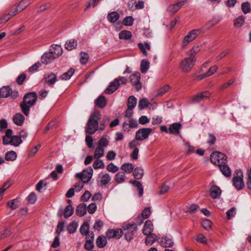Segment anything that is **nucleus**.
<instances>
[{
  "label": "nucleus",
  "mask_w": 251,
  "mask_h": 251,
  "mask_svg": "<svg viewBox=\"0 0 251 251\" xmlns=\"http://www.w3.org/2000/svg\"><path fill=\"white\" fill-rule=\"evenodd\" d=\"M152 131V128L150 127L140 128L136 132V139L141 141H143L149 137Z\"/></svg>",
  "instance_id": "obj_11"
},
{
  "label": "nucleus",
  "mask_w": 251,
  "mask_h": 251,
  "mask_svg": "<svg viewBox=\"0 0 251 251\" xmlns=\"http://www.w3.org/2000/svg\"><path fill=\"white\" fill-rule=\"evenodd\" d=\"M95 104L99 108H104L107 103V100L104 96L101 95L95 101Z\"/></svg>",
  "instance_id": "obj_23"
},
{
  "label": "nucleus",
  "mask_w": 251,
  "mask_h": 251,
  "mask_svg": "<svg viewBox=\"0 0 251 251\" xmlns=\"http://www.w3.org/2000/svg\"><path fill=\"white\" fill-rule=\"evenodd\" d=\"M77 46V42L75 39L67 41L65 44V48L68 50H71Z\"/></svg>",
  "instance_id": "obj_35"
},
{
  "label": "nucleus",
  "mask_w": 251,
  "mask_h": 251,
  "mask_svg": "<svg viewBox=\"0 0 251 251\" xmlns=\"http://www.w3.org/2000/svg\"><path fill=\"white\" fill-rule=\"evenodd\" d=\"M149 65H150V63L148 60H147L146 59L142 60L141 61V65H140V66H141L140 70H141V73L143 74L146 73L149 68Z\"/></svg>",
  "instance_id": "obj_39"
},
{
  "label": "nucleus",
  "mask_w": 251,
  "mask_h": 251,
  "mask_svg": "<svg viewBox=\"0 0 251 251\" xmlns=\"http://www.w3.org/2000/svg\"><path fill=\"white\" fill-rule=\"evenodd\" d=\"M41 63L39 62L35 63L32 65L28 69V71L30 73H33L37 71L38 69L41 67Z\"/></svg>",
  "instance_id": "obj_61"
},
{
  "label": "nucleus",
  "mask_w": 251,
  "mask_h": 251,
  "mask_svg": "<svg viewBox=\"0 0 251 251\" xmlns=\"http://www.w3.org/2000/svg\"><path fill=\"white\" fill-rule=\"evenodd\" d=\"M27 201L30 204L34 203L37 200V196L34 193H31L26 198Z\"/></svg>",
  "instance_id": "obj_63"
},
{
  "label": "nucleus",
  "mask_w": 251,
  "mask_h": 251,
  "mask_svg": "<svg viewBox=\"0 0 251 251\" xmlns=\"http://www.w3.org/2000/svg\"><path fill=\"white\" fill-rule=\"evenodd\" d=\"M138 126L137 121L133 118H131L129 123L124 122L123 124V129L125 131H129L130 128H137Z\"/></svg>",
  "instance_id": "obj_17"
},
{
  "label": "nucleus",
  "mask_w": 251,
  "mask_h": 251,
  "mask_svg": "<svg viewBox=\"0 0 251 251\" xmlns=\"http://www.w3.org/2000/svg\"><path fill=\"white\" fill-rule=\"evenodd\" d=\"M220 21V19L217 18H213L209 20L205 25V26L206 29H209L212 26L217 24Z\"/></svg>",
  "instance_id": "obj_45"
},
{
  "label": "nucleus",
  "mask_w": 251,
  "mask_h": 251,
  "mask_svg": "<svg viewBox=\"0 0 251 251\" xmlns=\"http://www.w3.org/2000/svg\"><path fill=\"white\" fill-rule=\"evenodd\" d=\"M104 149L101 147H97L95 149L94 157L96 159H99L104 155Z\"/></svg>",
  "instance_id": "obj_42"
},
{
  "label": "nucleus",
  "mask_w": 251,
  "mask_h": 251,
  "mask_svg": "<svg viewBox=\"0 0 251 251\" xmlns=\"http://www.w3.org/2000/svg\"><path fill=\"white\" fill-rule=\"evenodd\" d=\"M218 69V67L216 65H214L212 67H211L207 72H206L205 74L203 75V76L202 78H204L205 77H208L211 76L212 75L214 74L215 72H216V71Z\"/></svg>",
  "instance_id": "obj_55"
},
{
  "label": "nucleus",
  "mask_w": 251,
  "mask_h": 251,
  "mask_svg": "<svg viewBox=\"0 0 251 251\" xmlns=\"http://www.w3.org/2000/svg\"><path fill=\"white\" fill-rule=\"evenodd\" d=\"M86 205L85 203L79 204L76 209V214L80 217L84 216L86 213Z\"/></svg>",
  "instance_id": "obj_26"
},
{
  "label": "nucleus",
  "mask_w": 251,
  "mask_h": 251,
  "mask_svg": "<svg viewBox=\"0 0 251 251\" xmlns=\"http://www.w3.org/2000/svg\"><path fill=\"white\" fill-rule=\"evenodd\" d=\"M134 19L132 16H127L123 21V24L127 26H131L133 24Z\"/></svg>",
  "instance_id": "obj_56"
},
{
  "label": "nucleus",
  "mask_w": 251,
  "mask_h": 251,
  "mask_svg": "<svg viewBox=\"0 0 251 251\" xmlns=\"http://www.w3.org/2000/svg\"><path fill=\"white\" fill-rule=\"evenodd\" d=\"M121 169L125 173L129 174L134 169V166L132 163H126L123 164L121 167Z\"/></svg>",
  "instance_id": "obj_32"
},
{
  "label": "nucleus",
  "mask_w": 251,
  "mask_h": 251,
  "mask_svg": "<svg viewBox=\"0 0 251 251\" xmlns=\"http://www.w3.org/2000/svg\"><path fill=\"white\" fill-rule=\"evenodd\" d=\"M88 54L85 52H81L80 54V61L81 64H85L88 59Z\"/></svg>",
  "instance_id": "obj_62"
},
{
  "label": "nucleus",
  "mask_w": 251,
  "mask_h": 251,
  "mask_svg": "<svg viewBox=\"0 0 251 251\" xmlns=\"http://www.w3.org/2000/svg\"><path fill=\"white\" fill-rule=\"evenodd\" d=\"M123 234L127 241L132 240L137 230V226L133 224H127L122 226Z\"/></svg>",
  "instance_id": "obj_5"
},
{
  "label": "nucleus",
  "mask_w": 251,
  "mask_h": 251,
  "mask_svg": "<svg viewBox=\"0 0 251 251\" xmlns=\"http://www.w3.org/2000/svg\"><path fill=\"white\" fill-rule=\"evenodd\" d=\"M156 240L157 236L154 234H151L147 237L145 243L147 245H151Z\"/></svg>",
  "instance_id": "obj_43"
},
{
  "label": "nucleus",
  "mask_w": 251,
  "mask_h": 251,
  "mask_svg": "<svg viewBox=\"0 0 251 251\" xmlns=\"http://www.w3.org/2000/svg\"><path fill=\"white\" fill-rule=\"evenodd\" d=\"M52 47L54 50L52 51V53L54 56H55V58L58 57L62 54V49L60 46L57 45H53L52 46Z\"/></svg>",
  "instance_id": "obj_37"
},
{
  "label": "nucleus",
  "mask_w": 251,
  "mask_h": 251,
  "mask_svg": "<svg viewBox=\"0 0 251 251\" xmlns=\"http://www.w3.org/2000/svg\"><path fill=\"white\" fill-rule=\"evenodd\" d=\"M129 183L137 187V190L139 192V197H141L143 194V187L142 183L140 181L134 180H130Z\"/></svg>",
  "instance_id": "obj_27"
},
{
  "label": "nucleus",
  "mask_w": 251,
  "mask_h": 251,
  "mask_svg": "<svg viewBox=\"0 0 251 251\" xmlns=\"http://www.w3.org/2000/svg\"><path fill=\"white\" fill-rule=\"evenodd\" d=\"M144 175V170L141 167H136L133 171V176L136 179H141Z\"/></svg>",
  "instance_id": "obj_24"
},
{
  "label": "nucleus",
  "mask_w": 251,
  "mask_h": 251,
  "mask_svg": "<svg viewBox=\"0 0 251 251\" xmlns=\"http://www.w3.org/2000/svg\"><path fill=\"white\" fill-rule=\"evenodd\" d=\"M182 125L180 123H175L170 125V134L178 135L180 134Z\"/></svg>",
  "instance_id": "obj_19"
},
{
  "label": "nucleus",
  "mask_w": 251,
  "mask_h": 251,
  "mask_svg": "<svg viewBox=\"0 0 251 251\" xmlns=\"http://www.w3.org/2000/svg\"><path fill=\"white\" fill-rule=\"evenodd\" d=\"M210 95L211 94L209 91H203L192 97L191 98V101L193 103L199 102L204 99L209 98Z\"/></svg>",
  "instance_id": "obj_13"
},
{
  "label": "nucleus",
  "mask_w": 251,
  "mask_h": 251,
  "mask_svg": "<svg viewBox=\"0 0 251 251\" xmlns=\"http://www.w3.org/2000/svg\"><path fill=\"white\" fill-rule=\"evenodd\" d=\"M108 145V141L106 139V138L104 136H102L98 142L99 147H101L103 148L104 147H106Z\"/></svg>",
  "instance_id": "obj_57"
},
{
  "label": "nucleus",
  "mask_w": 251,
  "mask_h": 251,
  "mask_svg": "<svg viewBox=\"0 0 251 251\" xmlns=\"http://www.w3.org/2000/svg\"><path fill=\"white\" fill-rule=\"evenodd\" d=\"M245 17L240 16L234 20V25L236 27H240L244 23Z\"/></svg>",
  "instance_id": "obj_46"
},
{
  "label": "nucleus",
  "mask_w": 251,
  "mask_h": 251,
  "mask_svg": "<svg viewBox=\"0 0 251 251\" xmlns=\"http://www.w3.org/2000/svg\"><path fill=\"white\" fill-rule=\"evenodd\" d=\"M119 18V14L116 11L111 12L108 13L107 15V19L108 21L112 23H115L118 21Z\"/></svg>",
  "instance_id": "obj_28"
},
{
  "label": "nucleus",
  "mask_w": 251,
  "mask_h": 251,
  "mask_svg": "<svg viewBox=\"0 0 251 251\" xmlns=\"http://www.w3.org/2000/svg\"><path fill=\"white\" fill-rule=\"evenodd\" d=\"M137 104V99L133 96H129L127 99V107L128 108L133 109Z\"/></svg>",
  "instance_id": "obj_33"
},
{
  "label": "nucleus",
  "mask_w": 251,
  "mask_h": 251,
  "mask_svg": "<svg viewBox=\"0 0 251 251\" xmlns=\"http://www.w3.org/2000/svg\"><path fill=\"white\" fill-rule=\"evenodd\" d=\"M160 243L161 246L164 247H171L174 244V242L172 238L167 236L162 238Z\"/></svg>",
  "instance_id": "obj_20"
},
{
  "label": "nucleus",
  "mask_w": 251,
  "mask_h": 251,
  "mask_svg": "<svg viewBox=\"0 0 251 251\" xmlns=\"http://www.w3.org/2000/svg\"><path fill=\"white\" fill-rule=\"evenodd\" d=\"M42 81L45 84H47L50 86L53 85L57 81V76L56 74L50 73L47 75H45L42 79Z\"/></svg>",
  "instance_id": "obj_14"
},
{
  "label": "nucleus",
  "mask_w": 251,
  "mask_h": 251,
  "mask_svg": "<svg viewBox=\"0 0 251 251\" xmlns=\"http://www.w3.org/2000/svg\"><path fill=\"white\" fill-rule=\"evenodd\" d=\"M25 120V117L20 113H16L13 119L14 124L18 126H22Z\"/></svg>",
  "instance_id": "obj_21"
},
{
  "label": "nucleus",
  "mask_w": 251,
  "mask_h": 251,
  "mask_svg": "<svg viewBox=\"0 0 251 251\" xmlns=\"http://www.w3.org/2000/svg\"><path fill=\"white\" fill-rule=\"evenodd\" d=\"M93 168L95 169H103L104 168V164L102 160L96 159L93 164Z\"/></svg>",
  "instance_id": "obj_44"
},
{
  "label": "nucleus",
  "mask_w": 251,
  "mask_h": 251,
  "mask_svg": "<svg viewBox=\"0 0 251 251\" xmlns=\"http://www.w3.org/2000/svg\"><path fill=\"white\" fill-rule=\"evenodd\" d=\"M200 32V30L198 29H193L190 31L182 41V48H185L190 42L196 38Z\"/></svg>",
  "instance_id": "obj_10"
},
{
  "label": "nucleus",
  "mask_w": 251,
  "mask_h": 251,
  "mask_svg": "<svg viewBox=\"0 0 251 251\" xmlns=\"http://www.w3.org/2000/svg\"><path fill=\"white\" fill-rule=\"evenodd\" d=\"M107 244V240L103 236H99L96 241V244L99 248L104 247Z\"/></svg>",
  "instance_id": "obj_30"
},
{
  "label": "nucleus",
  "mask_w": 251,
  "mask_h": 251,
  "mask_svg": "<svg viewBox=\"0 0 251 251\" xmlns=\"http://www.w3.org/2000/svg\"><path fill=\"white\" fill-rule=\"evenodd\" d=\"M202 227L206 230H209L211 228L212 222L208 219H204L201 222Z\"/></svg>",
  "instance_id": "obj_59"
},
{
  "label": "nucleus",
  "mask_w": 251,
  "mask_h": 251,
  "mask_svg": "<svg viewBox=\"0 0 251 251\" xmlns=\"http://www.w3.org/2000/svg\"><path fill=\"white\" fill-rule=\"evenodd\" d=\"M127 82V79L123 76H119L114 79V80L110 83L108 87L105 90V93L107 94H111L114 92L118 87L122 84H126Z\"/></svg>",
  "instance_id": "obj_4"
},
{
  "label": "nucleus",
  "mask_w": 251,
  "mask_h": 251,
  "mask_svg": "<svg viewBox=\"0 0 251 251\" xmlns=\"http://www.w3.org/2000/svg\"><path fill=\"white\" fill-rule=\"evenodd\" d=\"M210 192V196L213 199H216L221 195V190L218 186H214L211 188Z\"/></svg>",
  "instance_id": "obj_25"
},
{
  "label": "nucleus",
  "mask_w": 251,
  "mask_h": 251,
  "mask_svg": "<svg viewBox=\"0 0 251 251\" xmlns=\"http://www.w3.org/2000/svg\"><path fill=\"white\" fill-rule=\"evenodd\" d=\"M74 72H75V70L73 68H71L68 70V72H67L64 73L63 75H62L60 76V78L62 80H68L73 75V74H74Z\"/></svg>",
  "instance_id": "obj_36"
},
{
  "label": "nucleus",
  "mask_w": 251,
  "mask_h": 251,
  "mask_svg": "<svg viewBox=\"0 0 251 251\" xmlns=\"http://www.w3.org/2000/svg\"><path fill=\"white\" fill-rule=\"evenodd\" d=\"M89 225L88 222H84L80 228L81 234L83 236L87 235L89 233Z\"/></svg>",
  "instance_id": "obj_34"
},
{
  "label": "nucleus",
  "mask_w": 251,
  "mask_h": 251,
  "mask_svg": "<svg viewBox=\"0 0 251 251\" xmlns=\"http://www.w3.org/2000/svg\"><path fill=\"white\" fill-rule=\"evenodd\" d=\"M219 168L222 173L226 176H231V171L229 167L226 164V162L223 164H220Z\"/></svg>",
  "instance_id": "obj_22"
},
{
  "label": "nucleus",
  "mask_w": 251,
  "mask_h": 251,
  "mask_svg": "<svg viewBox=\"0 0 251 251\" xmlns=\"http://www.w3.org/2000/svg\"><path fill=\"white\" fill-rule=\"evenodd\" d=\"M74 211V208L71 204L65 207V210H64V217L65 218H68L70 217V216H71L73 215Z\"/></svg>",
  "instance_id": "obj_38"
},
{
  "label": "nucleus",
  "mask_w": 251,
  "mask_h": 251,
  "mask_svg": "<svg viewBox=\"0 0 251 251\" xmlns=\"http://www.w3.org/2000/svg\"><path fill=\"white\" fill-rule=\"evenodd\" d=\"M55 58L52 53V50L45 52L41 57V61L42 64H48L52 62Z\"/></svg>",
  "instance_id": "obj_16"
},
{
  "label": "nucleus",
  "mask_w": 251,
  "mask_h": 251,
  "mask_svg": "<svg viewBox=\"0 0 251 251\" xmlns=\"http://www.w3.org/2000/svg\"><path fill=\"white\" fill-rule=\"evenodd\" d=\"M132 37V33L130 31L123 30L119 34V37L120 39L129 40Z\"/></svg>",
  "instance_id": "obj_29"
},
{
  "label": "nucleus",
  "mask_w": 251,
  "mask_h": 251,
  "mask_svg": "<svg viewBox=\"0 0 251 251\" xmlns=\"http://www.w3.org/2000/svg\"><path fill=\"white\" fill-rule=\"evenodd\" d=\"M196 62V58L189 55L183 59L179 63V68L182 72L189 73L193 68Z\"/></svg>",
  "instance_id": "obj_3"
},
{
  "label": "nucleus",
  "mask_w": 251,
  "mask_h": 251,
  "mask_svg": "<svg viewBox=\"0 0 251 251\" xmlns=\"http://www.w3.org/2000/svg\"><path fill=\"white\" fill-rule=\"evenodd\" d=\"M93 170L91 167H89L83 170L82 173H78L76 175V177L80 178L82 181L83 183L88 182L91 179Z\"/></svg>",
  "instance_id": "obj_9"
},
{
  "label": "nucleus",
  "mask_w": 251,
  "mask_h": 251,
  "mask_svg": "<svg viewBox=\"0 0 251 251\" xmlns=\"http://www.w3.org/2000/svg\"><path fill=\"white\" fill-rule=\"evenodd\" d=\"M21 11H20V8H19L17 6V7L15 8L14 9L10 10L8 15L4 17V20H5V21L6 22L8 21L10 18H11L13 16L20 13Z\"/></svg>",
  "instance_id": "obj_31"
},
{
  "label": "nucleus",
  "mask_w": 251,
  "mask_h": 251,
  "mask_svg": "<svg viewBox=\"0 0 251 251\" xmlns=\"http://www.w3.org/2000/svg\"><path fill=\"white\" fill-rule=\"evenodd\" d=\"M242 10L244 14H247L251 12V5L249 2H243L241 6Z\"/></svg>",
  "instance_id": "obj_50"
},
{
  "label": "nucleus",
  "mask_w": 251,
  "mask_h": 251,
  "mask_svg": "<svg viewBox=\"0 0 251 251\" xmlns=\"http://www.w3.org/2000/svg\"><path fill=\"white\" fill-rule=\"evenodd\" d=\"M93 240L87 239L86 243L84 245V248L87 251H91L94 248Z\"/></svg>",
  "instance_id": "obj_60"
},
{
  "label": "nucleus",
  "mask_w": 251,
  "mask_h": 251,
  "mask_svg": "<svg viewBox=\"0 0 251 251\" xmlns=\"http://www.w3.org/2000/svg\"><path fill=\"white\" fill-rule=\"evenodd\" d=\"M236 174L232 178L233 185L237 190H241L244 186L243 173L240 170H237Z\"/></svg>",
  "instance_id": "obj_8"
},
{
  "label": "nucleus",
  "mask_w": 251,
  "mask_h": 251,
  "mask_svg": "<svg viewBox=\"0 0 251 251\" xmlns=\"http://www.w3.org/2000/svg\"><path fill=\"white\" fill-rule=\"evenodd\" d=\"M106 170L110 172H112L113 173L117 172L119 169L118 167L115 166L113 163H110L109 164L107 167Z\"/></svg>",
  "instance_id": "obj_64"
},
{
  "label": "nucleus",
  "mask_w": 251,
  "mask_h": 251,
  "mask_svg": "<svg viewBox=\"0 0 251 251\" xmlns=\"http://www.w3.org/2000/svg\"><path fill=\"white\" fill-rule=\"evenodd\" d=\"M37 100V95L36 92H28L25 95L20 106L21 111L25 116H28L30 108L34 105Z\"/></svg>",
  "instance_id": "obj_1"
},
{
  "label": "nucleus",
  "mask_w": 251,
  "mask_h": 251,
  "mask_svg": "<svg viewBox=\"0 0 251 251\" xmlns=\"http://www.w3.org/2000/svg\"><path fill=\"white\" fill-rule=\"evenodd\" d=\"M101 115L99 111L93 112L88 119L85 127V132L89 134H93L98 129V121L100 120Z\"/></svg>",
  "instance_id": "obj_2"
},
{
  "label": "nucleus",
  "mask_w": 251,
  "mask_h": 251,
  "mask_svg": "<svg viewBox=\"0 0 251 251\" xmlns=\"http://www.w3.org/2000/svg\"><path fill=\"white\" fill-rule=\"evenodd\" d=\"M19 200L18 199H15L12 201L7 202V205L12 210L16 209L18 208V205L17 203L19 202Z\"/></svg>",
  "instance_id": "obj_52"
},
{
  "label": "nucleus",
  "mask_w": 251,
  "mask_h": 251,
  "mask_svg": "<svg viewBox=\"0 0 251 251\" xmlns=\"http://www.w3.org/2000/svg\"><path fill=\"white\" fill-rule=\"evenodd\" d=\"M141 75L139 72H136L130 75V81L133 85L135 86L137 91L140 90L142 87V85L140 81Z\"/></svg>",
  "instance_id": "obj_12"
},
{
  "label": "nucleus",
  "mask_w": 251,
  "mask_h": 251,
  "mask_svg": "<svg viewBox=\"0 0 251 251\" xmlns=\"http://www.w3.org/2000/svg\"><path fill=\"white\" fill-rule=\"evenodd\" d=\"M150 102L147 99L143 98L140 100L138 103V108L140 109H143L149 106Z\"/></svg>",
  "instance_id": "obj_48"
},
{
  "label": "nucleus",
  "mask_w": 251,
  "mask_h": 251,
  "mask_svg": "<svg viewBox=\"0 0 251 251\" xmlns=\"http://www.w3.org/2000/svg\"><path fill=\"white\" fill-rule=\"evenodd\" d=\"M210 160L212 163L219 166L220 164H223L226 161V154L219 151H215L210 155Z\"/></svg>",
  "instance_id": "obj_7"
},
{
  "label": "nucleus",
  "mask_w": 251,
  "mask_h": 251,
  "mask_svg": "<svg viewBox=\"0 0 251 251\" xmlns=\"http://www.w3.org/2000/svg\"><path fill=\"white\" fill-rule=\"evenodd\" d=\"M200 51V48L199 46H194L193 48L189 51L188 55L193 57H196V55Z\"/></svg>",
  "instance_id": "obj_54"
},
{
  "label": "nucleus",
  "mask_w": 251,
  "mask_h": 251,
  "mask_svg": "<svg viewBox=\"0 0 251 251\" xmlns=\"http://www.w3.org/2000/svg\"><path fill=\"white\" fill-rule=\"evenodd\" d=\"M19 96L17 91H12L9 86H3L0 89V97L6 98L10 97L12 99H15Z\"/></svg>",
  "instance_id": "obj_6"
},
{
  "label": "nucleus",
  "mask_w": 251,
  "mask_h": 251,
  "mask_svg": "<svg viewBox=\"0 0 251 251\" xmlns=\"http://www.w3.org/2000/svg\"><path fill=\"white\" fill-rule=\"evenodd\" d=\"M77 227V224L75 221H74L70 223L68 227L67 230L69 233H74L75 232Z\"/></svg>",
  "instance_id": "obj_49"
},
{
  "label": "nucleus",
  "mask_w": 251,
  "mask_h": 251,
  "mask_svg": "<svg viewBox=\"0 0 251 251\" xmlns=\"http://www.w3.org/2000/svg\"><path fill=\"white\" fill-rule=\"evenodd\" d=\"M106 235L107 237L109 239L113 238L120 239L122 236L123 231L122 230V228L117 230L109 229L106 232Z\"/></svg>",
  "instance_id": "obj_18"
},
{
  "label": "nucleus",
  "mask_w": 251,
  "mask_h": 251,
  "mask_svg": "<svg viewBox=\"0 0 251 251\" xmlns=\"http://www.w3.org/2000/svg\"><path fill=\"white\" fill-rule=\"evenodd\" d=\"M126 176L123 173H118L115 177V180L118 183H122L125 181Z\"/></svg>",
  "instance_id": "obj_51"
},
{
  "label": "nucleus",
  "mask_w": 251,
  "mask_h": 251,
  "mask_svg": "<svg viewBox=\"0 0 251 251\" xmlns=\"http://www.w3.org/2000/svg\"><path fill=\"white\" fill-rule=\"evenodd\" d=\"M170 89V86L165 85L164 86L160 88L156 91V97L161 96L166 93Z\"/></svg>",
  "instance_id": "obj_40"
},
{
  "label": "nucleus",
  "mask_w": 251,
  "mask_h": 251,
  "mask_svg": "<svg viewBox=\"0 0 251 251\" xmlns=\"http://www.w3.org/2000/svg\"><path fill=\"white\" fill-rule=\"evenodd\" d=\"M29 4L30 1L29 0H22L20 2L17 6L20 8V11H23L27 7Z\"/></svg>",
  "instance_id": "obj_53"
},
{
  "label": "nucleus",
  "mask_w": 251,
  "mask_h": 251,
  "mask_svg": "<svg viewBox=\"0 0 251 251\" xmlns=\"http://www.w3.org/2000/svg\"><path fill=\"white\" fill-rule=\"evenodd\" d=\"M17 158V154L14 151H7L5 155V158L7 161H14Z\"/></svg>",
  "instance_id": "obj_41"
},
{
  "label": "nucleus",
  "mask_w": 251,
  "mask_h": 251,
  "mask_svg": "<svg viewBox=\"0 0 251 251\" xmlns=\"http://www.w3.org/2000/svg\"><path fill=\"white\" fill-rule=\"evenodd\" d=\"M22 143V140L20 136H13L11 138V144L14 146H18Z\"/></svg>",
  "instance_id": "obj_47"
},
{
  "label": "nucleus",
  "mask_w": 251,
  "mask_h": 251,
  "mask_svg": "<svg viewBox=\"0 0 251 251\" xmlns=\"http://www.w3.org/2000/svg\"><path fill=\"white\" fill-rule=\"evenodd\" d=\"M186 1L187 0H181L174 4L170 5L167 10L170 14H174Z\"/></svg>",
  "instance_id": "obj_15"
},
{
  "label": "nucleus",
  "mask_w": 251,
  "mask_h": 251,
  "mask_svg": "<svg viewBox=\"0 0 251 251\" xmlns=\"http://www.w3.org/2000/svg\"><path fill=\"white\" fill-rule=\"evenodd\" d=\"M111 178L109 175L107 174L103 175L101 178L100 183L102 185H105L107 184L110 181Z\"/></svg>",
  "instance_id": "obj_58"
}]
</instances>
